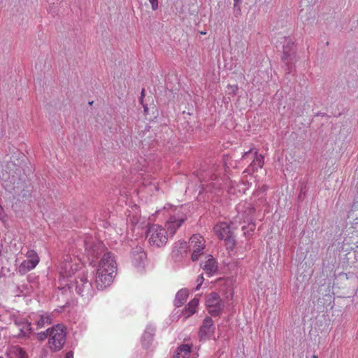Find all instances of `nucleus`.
Here are the masks:
<instances>
[{"label": "nucleus", "mask_w": 358, "mask_h": 358, "mask_svg": "<svg viewBox=\"0 0 358 358\" xmlns=\"http://www.w3.org/2000/svg\"><path fill=\"white\" fill-rule=\"evenodd\" d=\"M155 329L152 326H148L142 336L143 345L148 347L153 339Z\"/></svg>", "instance_id": "nucleus-24"}, {"label": "nucleus", "mask_w": 358, "mask_h": 358, "mask_svg": "<svg viewBox=\"0 0 358 358\" xmlns=\"http://www.w3.org/2000/svg\"><path fill=\"white\" fill-rule=\"evenodd\" d=\"M264 2H267V3H268L269 1H268L267 0H264Z\"/></svg>", "instance_id": "nucleus-38"}, {"label": "nucleus", "mask_w": 358, "mask_h": 358, "mask_svg": "<svg viewBox=\"0 0 358 358\" xmlns=\"http://www.w3.org/2000/svg\"><path fill=\"white\" fill-rule=\"evenodd\" d=\"M20 331V335L23 336H28L31 331V323L26 320H16L15 322Z\"/></svg>", "instance_id": "nucleus-21"}, {"label": "nucleus", "mask_w": 358, "mask_h": 358, "mask_svg": "<svg viewBox=\"0 0 358 358\" xmlns=\"http://www.w3.org/2000/svg\"><path fill=\"white\" fill-rule=\"evenodd\" d=\"M358 210V201H355L352 206L351 210L349 212L348 217H354V212L355 210Z\"/></svg>", "instance_id": "nucleus-28"}, {"label": "nucleus", "mask_w": 358, "mask_h": 358, "mask_svg": "<svg viewBox=\"0 0 358 358\" xmlns=\"http://www.w3.org/2000/svg\"><path fill=\"white\" fill-rule=\"evenodd\" d=\"M203 282V274H201V275H199L198 276L197 280H196L197 285H196V289H195L196 290H198L200 288V287L202 285Z\"/></svg>", "instance_id": "nucleus-31"}, {"label": "nucleus", "mask_w": 358, "mask_h": 358, "mask_svg": "<svg viewBox=\"0 0 358 358\" xmlns=\"http://www.w3.org/2000/svg\"><path fill=\"white\" fill-rule=\"evenodd\" d=\"M242 157L243 159L247 157L252 159V162L246 169V171L248 173L257 171L259 169L262 168L264 164V157L262 155L258 154L257 151L253 152L252 149L245 152Z\"/></svg>", "instance_id": "nucleus-12"}, {"label": "nucleus", "mask_w": 358, "mask_h": 358, "mask_svg": "<svg viewBox=\"0 0 358 358\" xmlns=\"http://www.w3.org/2000/svg\"><path fill=\"white\" fill-rule=\"evenodd\" d=\"M65 358H73V352L71 351L67 352Z\"/></svg>", "instance_id": "nucleus-33"}, {"label": "nucleus", "mask_w": 358, "mask_h": 358, "mask_svg": "<svg viewBox=\"0 0 358 358\" xmlns=\"http://www.w3.org/2000/svg\"><path fill=\"white\" fill-rule=\"evenodd\" d=\"M356 216L355 219L354 220L353 222L352 223V228H354L356 230H358V214L355 215Z\"/></svg>", "instance_id": "nucleus-32"}, {"label": "nucleus", "mask_w": 358, "mask_h": 358, "mask_svg": "<svg viewBox=\"0 0 358 358\" xmlns=\"http://www.w3.org/2000/svg\"><path fill=\"white\" fill-rule=\"evenodd\" d=\"M206 305L209 314L215 317L219 315L223 308L224 303L217 293L212 292L206 297Z\"/></svg>", "instance_id": "nucleus-9"}, {"label": "nucleus", "mask_w": 358, "mask_h": 358, "mask_svg": "<svg viewBox=\"0 0 358 358\" xmlns=\"http://www.w3.org/2000/svg\"><path fill=\"white\" fill-rule=\"evenodd\" d=\"M71 284V287H75L76 292L83 297L89 300L94 294V289L90 281L88 280L87 273L83 270L80 271L73 280H68Z\"/></svg>", "instance_id": "nucleus-2"}, {"label": "nucleus", "mask_w": 358, "mask_h": 358, "mask_svg": "<svg viewBox=\"0 0 358 358\" xmlns=\"http://www.w3.org/2000/svg\"><path fill=\"white\" fill-rule=\"evenodd\" d=\"M204 238L199 234H194L189 241L188 248L192 252V260L196 261L203 253L204 249Z\"/></svg>", "instance_id": "nucleus-10"}, {"label": "nucleus", "mask_w": 358, "mask_h": 358, "mask_svg": "<svg viewBox=\"0 0 358 358\" xmlns=\"http://www.w3.org/2000/svg\"><path fill=\"white\" fill-rule=\"evenodd\" d=\"M117 264L114 255L110 252L103 254L97 265L95 283L99 289H104L110 286L116 274Z\"/></svg>", "instance_id": "nucleus-1"}, {"label": "nucleus", "mask_w": 358, "mask_h": 358, "mask_svg": "<svg viewBox=\"0 0 358 358\" xmlns=\"http://www.w3.org/2000/svg\"><path fill=\"white\" fill-rule=\"evenodd\" d=\"M2 213H3V208L0 206V216L1 215Z\"/></svg>", "instance_id": "nucleus-35"}, {"label": "nucleus", "mask_w": 358, "mask_h": 358, "mask_svg": "<svg viewBox=\"0 0 358 358\" xmlns=\"http://www.w3.org/2000/svg\"><path fill=\"white\" fill-rule=\"evenodd\" d=\"M281 43H282V60L287 66L292 65L294 60V41L289 37H284ZM291 67L288 66V69Z\"/></svg>", "instance_id": "nucleus-11"}, {"label": "nucleus", "mask_w": 358, "mask_h": 358, "mask_svg": "<svg viewBox=\"0 0 358 358\" xmlns=\"http://www.w3.org/2000/svg\"><path fill=\"white\" fill-rule=\"evenodd\" d=\"M48 337V333L47 330L45 331H41L37 334V338L40 341H43Z\"/></svg>", "instance_id": "nucleus-29"}, {"label": "nucleus", "mask_w": 358, "mask_h": 358, "mask_svg": "<svg viewBox=\"0 0 358 358\" xmlns=\"http://www.w3.org/2000/svg\"><path fill=\"white\" fill-rule=\"evenodd\" d=\"M151 4V8L153 10H156L159 8V0H148Z\"/></svg>", "instance_id": "nucleus-30"}, {"label": "nucleus", "mask_w": 358, "mask_h": 358, "mask_svg": "<svg viewBox=\"0 0 358 358\" xmlns=\"http://www.w3.org/2000/svg\"><path fill=\"white\" fill-rule=\"evenodd\" d=\"M48 333V345L53 352L60 350L66 343V332L64 327L60 324L53 326L47 329Z\"/></svg>", "instance_id": "nucleus-3"}, {"label": "nucleus", "mask_w": 358, "mask_h": 358, "mask_svg": "<svg viewBox=\"0 0 358 358\" xmlns=\"http://www.w3.org/2000/svg\"><path fill=\"white\" fill-rule=\"evenodd\" d=\"M215 331L213 320L208 317L204 319L199 331V336L201 341L210 339Z\"/></svg>", "instance_id": "nucleus-13"}, {"label": "nucleus", "mask_w": 358, "mask_h": 358, "mask_svg": "<svg viewBox=\"0 0 358 358\" xmlns=\"http://www.w3.org/2000/svg\"><path fill=\"white\" fill-rule=\"evenodd\" d=\"M201 34H203V35H205V34H206V31H201Z\"/></svg>", "instance_id": "nucleus-36"}, {"label": "nucleus", "mask_w": 358, "mask_h": 358, "mask_svg": "<svg viewBox=\"0 0 358 358\" xmlns=\"http://www.w3.org/2000/svg\"><path fill=\"white\" fill-rule=\"evenodd\" d=\"M241 1H234V15L236 17H238L241 15V8L240 5Z\"/></svg>", "instance_id": "nucleus-27"}, {"label": "nucleus", "mask_w": 358, "mask_h": 358, "mask_svg": "<svg viewBox=\"0 0 358 358\" xmlns=\"http://www.w3.org/2000/svg\"><path fill=\"white\" fill-rule=\"evenodd\" d=\"M144 96H145V90L143 89L142 91H141V101H142V98Z\"/></svg>", "instance_id": "nucleus-34"}, {"label": "nucleus", "mask_w": 358, "mask_h": 358, "mask_svg": "<svg viewBox=\"0 0 358 358\" xmlns=\"http://www.w3.org/2000/svg\"><path fill=\"white\" fill-rule=\"evenodd\" d=\"M85 255L92 264L103 252L104 246L99 241H94L92 237L84 241Z\"/></svg>", "instance_id": "nucleus-6"}, {"label": "nucleus", "mask_w": 358, "mask_h": 358, "mask_svg": "<svg viewBox=\"0 0 358 358\" xmlns=\"http://www.w3.org/2000/svg\"><path fill=\"white\" fill-rule=\"evenodd\" d=\"M132 264L136 268L143 267L146 254L141 247H136L131 252Z\"/></svg>", "instance_id": "nucleus-15"}, {"label": "nucleus", "mask_w": 358, "mask_h": 358, "mask_svg": "<svg viewBox=\"0 0 358 358\" xmlns=\"http://www.w3.org/2000/svg\"><path fill=\"white\" fill-rule=\"evenodd\" d=\"M214 231L219 238L225 240L228 243H234V240L231 238V233L229 225L226 222L217 224L214 227Z\"/></svg>", "instance_id": "nucleus-14"}, {"label": "nucleus", "mask_w": 358, "mask_h": 358, "mask_svg": "<svg viewBox=\"0 0 358 358\" xmlns=\"http://www.w3.org/2000/svg\"><path fill=\"white\" fill-rule=\"evenodd\" d=\"M188 246L185 241H178L174 244L172 250V257L175 261H180L185 255L187 254Z\"/></svg>", "instance_id": "nucleus-17"}, {"label": "nucleus", "mask_w": 358, "mask_h": 358, "mask_svg": "<svg viewBox=\"0 0 358 358\" xmlns=\"http://www.w3.org/2000/svg\"><path fill=\"white\" fill-rule=\"evenodd\" d=\"M81 268L77 263V259H74L73 261L72 258L67 255L64 258V261L60 264L59 267V273L63 278H71L73 275H77L80 271L83 270L79 269Z\"/></svg>", "instance_id": "nucleus-5"}, {"label": "nucleus", "mask_w": 358, "mask_h": 358, "mask_svg": "<svg viewBox=\"0 0 358 358\" xmlns=\"http://www.w3.org/2000/svg\"><path fill=\"white\" fill-rule=\"evenodd\" d=\"M0 358H3V357H0Z\"/></svg>", "instance_id": "nucleus-39"}, {"label": "nucleus", "mask_w": 358, "mask_h": 358, "mask_svg": "<svg viewBox=\"0 0 358 358\" xmlns=\"http://www.w3.org/2000/svg\"><path fill=\"white\" fill-rule=\"evenodd\" d=\"M31 319L35 320L34 324L36 325L37 329L44 328L52 322V316L48 313L33 314V318L31 317Z\"/></svg>", "instance_id": "nucleus-16"}, {"label": "nucleus", "mask_w": 358, "mask_h": 358, "mask_svg": "<svg viewBox=\"0 0 358 358\" xmlns=\"http://www.w3.org/2000/svg\"><path fill=\"white\" fill-rule=\"evenodd\" d=\"M313 358H317V355H313Z\"/></svg>", "instance_id": "nucleus-37"}, {"label": "nucleus", "mask_w": 358, "mask_h": 358, "mask_svg": "<svg viewBox=\"0 0 358 358\" xmlns=\"http://www.w3.org/2000/svg\"><path fill=\"white\" fill-rule=\"evenodd\" d=\"M211 182L210 183H205L202 180V189L206 191L213 192L214 189H220L222 188V179H218L215 176H210Z\"/></svg>", "instance_id": "nucleus-18"}, {"label": "nucleus", "mask_w": 358, "mask_h": 358, "mask_svg": "<svg viewBox=\"0 0 358 358\" xmlns=\"http://www.w3.org/2000/svg\"><path fill=\"white\" fill-rule=\"evenodd\" d=\"M182 208L177 209L173 215H171L166 221L165 227L169 236H173L177 229L186 220V216L181 212Z\"/></svg>", "instance_id": "nucleus-7"}, {"label": "nucleus", "mask_w": 358, "mask_h": 358, "mask_svg": "<svg viewBox=\"0 0 358 358\" xmlns=\"http://www.w3.org/2000/svg\"><path fill=\"white\" fill-rule=\"evenodd\" d=\"M147 237L151 245L160 248L167 243L169 234L165 228L158 224H152L147 231Z\"/></svg>", "instance_id": "nucleus-4"}, {"label": "nucleus", "mask_w": 358, "mask_h": 358, "mask_svg": "<svg viewBox=\"0 0 358 358\" xmlns=\"http://www.w3.org/2000/svg\"><path fill=\"white\" fill-rule=\"evenodd\" d=\"M191 346L189 344H182L178 348L173 358H189Z\"/></svg>", "instance_id": "nucleus-25"}, {"label": "nucleus", "mask_w": 358, "mask_h": 358, "mask_svg": "<svg viewBox=\"0 0 358 358\" xmlns=\"http://www.w3.org/2000/svg\"><path fill=\"white\" fill-rule=\"evenodd\" d=\"M202 268L208 276L213 275L217 268L215 260L212 257L204 262Z\"/></svg>", "instance_id": "nucleus-23"}, {"label": "nucleus", "mask_w": 358, "mask_h": 358, "mask_svg": "<svg viewBox=\"0 0 358 358\" xmlns=\"http://www.w3.org/2000/svg\"><path fill=\"white\" fill-rule=\"evenodd\" d=\"M27 260L23 261L18 267L20 275H24L35 268L39 263L40 259L36 251L29 250L26 254Z\"/></svg>", "instance_id": "nucleus-8"}, {"label": "nucleus", "mask_w": 358, "mask_h": 358, "mask_svg": "<svg viewBox=\"0 0 358 358\" xmlns=\"http://www.w3.org/2000/svg\"><path fill=\"white\" fill-rule=\"evenodd\" d=\"M188 296V291L185 289L179 290L174 300V304L177 307L181 306L186 301Z\"/></svg>", "instance_id": "nucleus-26"}, {"label": "nucleus", "mask_w": 358, "mask_h": 358, "mask_svg": "<svg viewBox=\"0 0 358 358\" xmlns=\"http://www.w3.org/2000/svg\"><path fill=\"white\" fill-rule=\"evenodd\" d=\"M300 20L303 24H310L314 21L315 12L310 8H303L299 11V13Z\"/></svg>", "instance_id": "nucleus-19"}, {"label": "nucleus", "mask_w": 358, "mask_h": 358, "mask_svg": "<svg viewBox=\"0 0 358 358\" xmlns=\"http://www.w3.org/2000/svg\"><path fill=\"white\" fill-rule=\"evenodd\" d=\"M199 305V299L195 297L191 300L189 303L185 306L183 311V315L187 318L192 315L196 311V308Z\"/></svg>", "instance_id": "nucleus-22"}, {"label": "nucleus", "mask_w": 358, "mask_h": 358, "mask_svg": "<svg viewBox=\"0 0 358 358\" xmlns=\"http://www.w3.org/2000/svg\"><path fill=\"white\" fill-rule=\"evenodd\" d=\"M6 358H27V355L20 347L12 346L6 353Z\"/></svg>", "instance_id": "nucleus-20"}]
</instances>
